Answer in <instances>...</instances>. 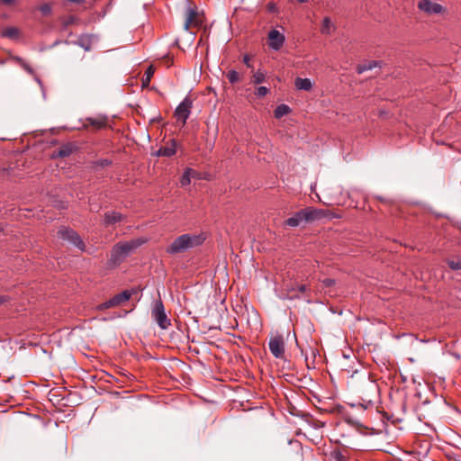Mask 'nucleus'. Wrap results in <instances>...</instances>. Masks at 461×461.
I'll return each mask as SVG.
<instances>
[{
    "instance_id": "42",
    "label": "nucleus",
    "mask_w": 461,
    "mask_h": 461,
    "mask_svg": "<svg viewBox=\"0 0 461 461\" xmlns=\"http://www.w3.org/2000/svg\"><path fill=\"white\" fill-rule=\"evenodd\" d=\"M274 8H275V7H274V5H271V6L269 7V10H274Z\"/></svg>"
},
{
    "instance_id": "22",
    "label": "nucleus",
    "mask_w": 461,
    "mask_h": 461,
    "mask_svg": "<svg viewBox=\"0 0 461 461\" xmlns=\"http://www.w3.org/2000/svg\"><path fill=\"white\" fill-rule=\"evenodd\" d=\"M378 66V62L377 61H369L368 63H366V64H362V65H359L357 67V72L359 74L365 72V71H367V70H370L374 68H376Z\"/></svg>"
},
{
    "instance_id": "32",
    "label": "nucleus",
    "mask_w": 461,
    "mask_h": 461,
    "mask_svg": "<svg viewBox=\"0 0 461 461\" xmlns=\"http://www.w3.org/2000/svg\"><path fill=\"white\" fill-rule=\"evenodd\" d=\"M243 62H244V64H245L247 67H249V68H251V67H252V66H251V64H250V57H249V55H245V56L243 57Z\"/></svg>"
},
{
    "instance_id": "20",
    "label": "nucleus",
    "mask_w": 461,
    "mask_h": 461,
    "mask_svg": "<svg viewBox=\"0 0 461 461\" xmlns=\"http://www.w3.org/2000/svg\"><path fill=\"white\" fill-rule=\"evenodd\" d=\"M290 113V108L286 104H280L275 109V117L277 119L282 118L283 116L288 114Z\"/></svg>"
},
{
    "instance_id": "27",
    "label": "nucleus",
    "mask_w": 461,
    "mask_h": 461,
    "mask_svg": "<svg viewBox=\"0 0 461 461\" xmlns=\"http://www.w3.org/2000/svg\"><path fill=\"white\" fill-rule=\"evenodd\" d=\"M268 92H269V90H268L267 87H266V86H258L255 90V95L258 97H263V96L267 95L268 94Z\"/></svg>"
},
{
    "instance_id": "30",
    "label": "nucleus",
    "mask_w": 461,
    "mask_h": 461,
    "mask_svg": "<svg viewBox=\"0 0 461 461\" xmlns=\"http://www.w3.org/2000/svg\"><path fill=\"white\" fill-rule=\"evenodd\" d=\"M447 265L452 270H461V260H448Z\"/></svg>"
},
{
    "instance_id": "28",
    "label": "nucleus",
    "mask_w": 461,
    "mask_h": 461,
    "mask_svg": "<svg viewBox=\"0 0 461 461\" xmlns=\"http://www.w3.org/2000/svg\"><path fill=\"white\" fill-rule=\"evenodd\" d=\"M39 10L43 15L47 16L51 13V6L50 4H43L39 7Z\"/></svg>"
},
{
    "instance_id": "26",
    "label": "nucleus",
    "mask_w": 461,
    "mask_h": 461,
    "mask_svg": "<svg viewBox=\"0 0 461 461\" xmlns=\"http://www.w3.org/2000/svg\"><path fill=\"white\" fill-rule=\"evenodd\" d=\"M90 124L97 129H101L105 126V121L104 119H89Z\"/></svg>"
},
{
    "instance_id": "2",
    "label": "nucleus",
    "mask_w": 461,
    "mask_h": 461,
    "mask_svg": "<svg viewBox=\"0 0 461 461\" xmlns=\"http://www.w3.org/2000/svg\"><path fill=\"white\" fill-rule=\"evenodd\" d=\"M145 242L144 240L136 239L129 241L120 242L113 246L111 251V258L109 263L112 266H117L123 259L128 257L132 251L142 245Z\"/></svg>"
},
{
    "instance_id": "9",
    "label": "nucleus",
    "mask_w": 461,
    "mask_h": 461,
    "mask_svg": "<svg viewBox=\"0 0 461 461\" xmlns=\"http://www.w3.org/2000/svg\"><path fill=\"white\" fill-rule=\"evenodd\" d=\"M285 41V35L277 30L273 29L268 32V46L270 49L279 50L283 47Z\"/></svg>"
},
{
    "instance_id": "40",
    "label": "nucleus",
    "mask_w": 461,
    "mask_h": 461,
    "mask_svg": "<svg viewBox=\"0 0 461 461\" xmlns=\"http://www.w3.org/2000/svg\"><path fill=\"white\" fill-rule=\"evenodd\" d=\"M4 302V298L0 296V304H2Z\"/></svg>"
},
{
    "instance_id": "38",
    "label": "nucleus",
    "mask_w": 461,
    "mask_h": 461,
    "mask_svg": "<svg viewBox=\"0 0 461 461\" xmlns=\"http://www.w3.org/2000/svg\"><path fill=\"white\" fill-rule=\"evenodd\" d=\"M109 164H110V161H108L106 159L103 160L102 163H101L102 166H106V165H109Z\"/></svg>"
},
{
    "instance_id": "3",
    "label": "nucleus",
    "mask_w": 461,
    "mask_h": 461,
    "mask_svg": "<svg viewBox=\"0 0 461 461\" xmlns=\"http://www.w3.org/2000/svg\"><path fill=\"white\" fill-rule=\"evenodd\" d=\"M151 316L153 320L162 330H167L170 326V320L167 318L165 308L160 300L157 301L152 308Z\"/></svg>"
},
{
    "instance_id": "16",
    "label": "nucleus",
    "mask_w": 461,
    "mask_h": 461,
    "mask_svg": "<svg viewBox=\"0 0 461 461\" xmlns=\"http://www.w3.org/2000/svg\"><path fill=\"white\" fill-rule=\"evenodd\" d=\"M132 292L129 290H125L113 297V300L116 306L121 305L122 303L129 301L131 297Z\"/></svg>"
},
{
    "instance_id": "7",
    "label": "nucleus",
    "mask_w": 461,
    "mask_h": 461,
    "mask_svg": "<svg viewBox=\"0 0 461 461\" xmlns=\"http://www.w3.org/2000/svg\"><path fill=\"white\" fill-rule=\"evenodd\" d=\"M191 107L192 101L188 97H185L176 107L175 111V116L177 121L182 122V125L185 124L186 120L188 119L191 113Z\"/></svg>"
},
{
    "instance_id": "5",
    "label": "nucleus",
    "mask_w": 461,
    "mask_h": 461,
    "mask_svg": "<svg viewBox=\"0 0 461 461\" xmlns=\"http://www.w3.org/2000/svg\"><path fill=\"white\" fill-rule=\"evenodd\" d=\"M58 236L61 240H68V242L78 248L80 250L83 251L85 249V244L83 240H81L79 235L73 230L63 227L59 230Z\"/></svg>"
},
{
    "instance_id": "39",
    "label": "nucleus",
    "mask_w": 461,
    "mask_h": 461,
    "mask_svg": "<svg viewBox=\"0 0 461 461\" xmlns=\"http://www.w3.org/2000/svg\"><path fill=\"white\" fill-rule=\"evenodd\" d=\"M197 176V172L195 171V173H191V177H196Z\"/></svg>"
},
{
    "instance_id": "14",
    "label": "nucleus",
    "mask_w": 461,
    "mask_h": 461,
    "mask_svg": "<svg viewBox=\"0 0 461 461\" xmlns=\"http://www.w3.org/2000/svg\"><path fill=\"white\" fill-rule=\"evenodd\" d=\"M176 151V142L174 140H171V143L170 145H167L165 147H161L158 152H157V155L158 156H162V157H171L173 156Z\"/></svg>"
},
{
    "instance_id": "41",
    "label": "nucleus",
    "mask_w": 461,
    "mask_h": 461,
    "mask_svg": "<svg viewBox=\"0 0 461 461\" xmlns=\"http://www.w3.org/2000/svg\"><path fill=\"white\" fill-rule=\"evenodd\" d=\"M299 3H304L306 0H297Z\"/></svg>"
},
{
    "instance_id": "12",
    "label": "nucleus",
    "mask_w": 461,
    "mask_h": 461,
    "mask_svg": "<svg viewBox=\"0 0 461 461\" xmlns=\"http://www.w3.org/2000/svg\"><path fill=\"white\" fill-rule=\"evenodd\" d=\"M283 294L280 295L282 299H294L299 298V295L296 293V285H290L288 283H284L283 285Z\"/></svg>"
},
{
    "instance_id": "35",
    "label": "nucleus",
    "mask_w": 461,
    "mask_h": 461,
    "mask_svg": "<svg viewBox=\"0 0 461 461\" xmlns=\"http://www.w3.org/2000/svg\"><path fill=\"white\" fill-rule=\"evenodd\" d=\"M21 64L26 71H28L30 74H32V69L31 68V67L28 64H26L25 62H22V61H21Z\"/></svg>"
},
{
    "instance_id": "19",
    "label": "nucleus",
    "mask_w": 461,
    "mask_h": 461,
    "mask_svg": "<svg viewBox=\"0 0 461 461\" xmlns=\"http://www.w3.org/2000/svg\"><path fill=\"white\" fill-rule=\"evenodd\" d=\"M122 214L117 212H107L104 214V222L107 225H111L121 221Z\"/></svg>"
},
{
    "instance_id": "34",
    "label": "nucleus",
    "mask_w": 461,
    "mask_h": 461,
    "mask_svg": "<svg viewBox=\"0 0 461 461\" xmlns=\"http://www.w3.org/2000/svg\"><path fill=\"white\" fill-rule=\"evenodd\" d=\"M323 284L326 285V286H331L334 285V280L333 279H330V278H326L323 280Z\"/></svg>"
},
{
    "instance_id": "4",
    "label": "nucleus",
    "mask_w": 461,
    "mask_h": 461,
    "mask_svg": "<svg viewBox=\"0 0 461 461\" xmlns=\"http://www.w3.org/2000/svg\"><path fill=\"white\" fill-rule=\"evenodd\" d=\"M184 29L188 31L191 27H198L203 23V19L195 6L188 5L185 10Z\"/></svg>"
},
{
    "instance_id": "17",
    "label": "nucleus",
    "mask_w": 461,
    "mask_h": 461,
    "mask_svg": "<svg viewBox=\"0 0 461 461\" xmlns=\"http://www.w3.org/2000/svg\"><path fill=\"white\" fill-rule=\"evenodd\" d=\"M336 27L331 23L330 19L329 17H325L322 20V24L321 28V32L325 35H330L335 31Z\"/></svg>"
},
{
    "instance_id": "24",
    "label": "nucleus",
    "mask_w": 461,
    "mask_h": 461,
    "mask_svg": "<svg viewBox=\"0 0 461 461\" xmlns=\"http://www.w3.org/2000/svg\"><path fill=\"white\" fill-rule=\"evenodd\" d=\"M154 74V68L152 66H149L146 72H145V77L142 78V85L144 86H148L150 82V78Z\"/></svg>"
},
{
    "instance_id": "23",
    "label": "nucleus",
    "mask_w": 461,
    "mask_h": 461,
    "mask_svg": "<svg viewBox=\"0 0 461 461\" xmlns=\"http://www.w3.org/2000/svg\"><path fill=\"white\" fill-rule=\"evenodd\" d=\"M266 77L265 74L261 70H258L251 77V83L255 85L261 84L265 81Z\"/></svg>"
},
{
    "instance_id": "33",
    "label": "nucleus",
    "mask_w": 461,
    "mask_h": 461,
    "mask_svg": "<svg viewBox=\"0 0 461 461\" xmlns=\"http://www.w3.org/2000/svg\"><path fill=\"white\" fill-rule=\"evenodd\" d=\"M304 293L306 291V285H296V292Z\"/></svg>"
},
{
    "instance_id": "37",
    "label": "nucleus",
    "mask_w": 461,
    "mask_h": 461,
    "mask_svg": "<svg viewBox=\"0 0 461 461\" xmlns=\"http://www.w3.org/2000/svg\"><path fill=\"white\" fill-rule=\"evenodd\" d=\"M81 47H83L86 50H89V46H86V43H80Z\"/></svg>"
},
{
    "instance_id": "29",
    "label": "nucleus",
    "mask_w": 461,
    "mask_h": 461,
    "mask_svg": "<svg viewBox=\"0 0 461 461\" xmlns=\"http://www.w3.org/2000/svg\"><path fill=\"white\" fill-rule=\"evenodd\" d=\"M115 303L113 300V298H111L110 300L101 303L100 305H98V309L99 310H105V309H108V308H112V307H115Z\"/></svg>"
},
{
    "instance_id": "11",
    "label": "nucleus",
    "mask_w": 461,
    "mask_h": 461,
    "mask_svg": "<svg viewBox=\"0 0 461 461\" xmlns=\"http://www.w3.org/2000/svg\"><path fill=\"white\" fill-rule=\"evenodd\" d=\"M0 35L3 38L17 40L21 35V32L17 27L8 26L1 29Z\"/></svg>"
},
{
    "instance_id": "21",
    "label": "nucleus",
    "mask_w": 461,
    "mask_h": 461,
    "mask_svg": "<svg viewBox=\"0 0 461 461\" xmlns=\"http://www.w3.org/2000/svg\"><path fill=\"white\" fill-rule=\"evenodd\" d=\"M191 173H195V170L187 168L180 179V183L183 186L188 185L191 182Z\"/></svg>"
},
{
    "instance_id": "25",
    "label": "nucleus",
    "mask_w": 461,
    "mask_h": 461,
    "mask_svg": "<svg viewBox=\"0 0 461 461\" xmlns=\"http://www.w3.org/2000/svg\"><path fill=\"white\" fill-rule=\"evenodd\" d=\"M226 76L231 84H235L240 81V74L236 70H230Z\"/></svg>"
},
{
    "instance_id": "8",
    "label": "nucleus",
    "mask_w": 461,
    "mask_h": 461,
    "mask_svg": "<svg viewBox=\"0 0 461 461\" xmlns=\"http://www.w3.org/2000/svg\"><path fill=\"white\" fill-rule=\"evenodd\" d=\"M418 7L429 15L439 14L445 11V8L441 5L430 0H420L418 4Z\"/></svg>"
},
{
    "instance_id": "13",
    "label": "nucleus",
    "mask_w": 461,
    "mask_h": 461,
    "mask_svg": "<svg viewBox=\"0 0 461 461\" xmlns=\"http://www.w3.org/2000/svg\"><path fill=\"white\" fill-rule=\"evenodd\" d=\"M302 222H305V214H304L303 209L297 212L294 216L288 218L285 221V224L290 227H297Z\"/></svg>"
},
{
    "instance_id": "1",
    "label": "nucleus",
    "mask_w": 461,
    "mask_h": 461,
    "mask_svg": "<svg viewBox=\"0 0 461 461\" xmlns=\"http://www.w3.org/2000/svg\"><path fill=\"white\" fill-rule=\"evenodd\" d=\"M205 240L206 236L203 232L197 234H183L174 240V241L166 249V252L171 255L182 253L201 246Z\"/></svg>"
},
{
    "instance_id": "10",
    "label": "nucleus",
    "mask_w": 461,
    "mask_h": 461,
    "mask_svg": "<svg viewBox=\"0 0 461 461\" xmlns=\"http://www.w3.org/2000/svg\"><path fill=\"white\" fill-rule=\"evenodd\" d=\"M303 212L305 214V222L314 221L328 216V212L323 209L306 207L303 209Z\"/></svg>"
},
{
    "instance_id": "36",
    "label": "nucleus",
    "mask_w": 461,
    "mask_h": 461,
    "mask_svg": "<svg viewBox=\"0 0 461 461\" xmlns=\"http://www.w3.org/2000/svg\"><path fill=\"white\" fill-rule=\"evenodd\" d=\"M4 5H11L14 4L15 0H0Z\"/></svg>"
},
{
    "instance_id": "31",
    "label": "nucleus",
    "mask_w": 461,
    "mask_h": 461,
    "mask_svg": "<svg viewBox=\"0 0 461 461\" xmlns=\"http://www.w3.org/2000/svg\"><path fill=\"white\" fill-rule=\"evenodd\" d=\"M76 20H77V18L75 16H70L65 21L64 24H65V26H68V25L74 23L76 22Z\"/></svg>"
},
{
    "instance_id": "18",
    "label": "nucleus",
    "mask_w": 461,
    "mask_h": 461,
    "mask_svg": "<svg viewBox=\"0 0 461 461\" xmlns=\"http://www.w3.org/2000/svg\"><path fill=\"white\" fill-rule=\"evenodd\" d=\"M294 85L297 89L304 91H309L312 87V81L309 78L297 77Z\"/></svg>"
},
{
    "instance_id": "6",
    "label": "nucleus",
    "mask_w": 461,
    "mask_h": 461,
    "mask_svg": "<svg viewBox=\"0 0 461 461\" xmlns=\"http://www.w3.org/2000/svg\"><path fill=\"white\" fill-rule=\"evenodd\" d=\"M269 350L276 358H283L285 356V340L282 335L275 334L269 339Z\"/></svg>"
},
{
    "instance_id": "15",
    "label": "nucleus",
    "mask_w": 461,
    "mask_h": 461,
    "mask_svg": "<svg viewBox=\"0 0 461 461\" xmlns=\"http://www.w3.org/2000/svg\"><path fill=\"white\" fill-rule=\"evenodd\" d=\"M73 152V146L70 144L63 145L52 154V158H66Z\"/></svg>"
}]
</instances>
